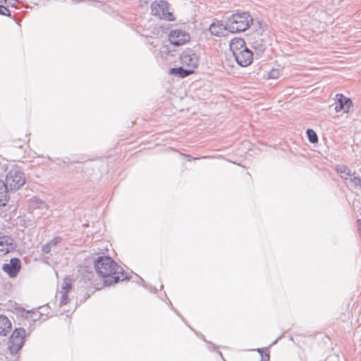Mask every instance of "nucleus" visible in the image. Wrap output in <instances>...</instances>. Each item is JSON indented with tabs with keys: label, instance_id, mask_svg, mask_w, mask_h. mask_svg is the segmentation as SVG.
<instances>
[{
	"label": "nucleus",
	"instance_id": "obj_34",
	"mask_svg": "<svg viewBox=\"0 0 361 361\" xmlns=\"http://www.w3.org/2000/svg\"><path fill=\"white\" fill-rule=\"evenodd\" d=\"M218 353L222 357V354L221 352L219 351Z\"/></svg>",
	"mask_w": 361,
	"mask_h": 361
},
{
	"label": "nucleus",
	"instance_id": "obj_15",
	"mask_svg": "<svg viewBox=\"0 0 361 361\" xmlns=\"http://www.w3.org/2000/svg\"><path fill=\"white\" fill-rule=\"evenodd\" d=\"M11 322L8 318L0 314V334L6 336L11 329Z\"/></svg>",
	"mask_w": 361,
	"mask_h": 361
},
{
	"label": "nucleus",
	"instance_id": "obj_25",
	"mask_svg": "<svg viewBox=\"0 0 361 361\" xmlns=\"http://www.w3.org/2000/svg\"><path fill=\"white\" fill-rule=\"evenodd\" d=\"M263 351H264V349H262V348H258L257 349V352L261 354V356H262L261 361H269V352L267 353H266L265 354V357H264L263 355H262Z\"/></svg>",
	"mask_w": 361,
	"mask_h": 361
},
{
	"label": "nucleus",
	"instance_id": "obj_26",
	"mask_svg": "<svg viewBox=\"0 0 361 361\" xmlns=\"http://www.w3.org/2000/svg\"><path fill=\"white\" fill-rule=\"evenodd\" d=\"M3 2L7 6L16 7V4L18 2L17 0H4Z\"/></svg>",
	"mask_w": 361,
	"mask_h": 361
},
{
	"label": "nucleus",
	"instance_id": "obj_27",
	"mask_svg": "<svg viewBox=\"0 0 361 361\" xmlns=\"http://www.w3.org/2000/svg\"><path fill=\"white\" fill-rule=\"evenodd\" d=\"M51 247L48 244V243L43 245L42 247V251L45 254L49 253L51 251Z\"/></svg>",
	"mask_w": 361,
	"mask_h": 361
},
{
	"label": "nucleus",
	"instance_id": "obj_16",
	"mask_svg": "<svg viewBox=\"0 0 361 361\" xmlns=\"http://www.w3.org/2000/svg\"><path fill=\"white\" fill-rule=\"evenodd\" d=\"M8 188L4 180H0V206H5L8 200Z\"/></svg>",
	"mask_w": 361,
	"mask_h": 361
},
{
	"label": "nucleus",
	"instance_id": "obj_1",
	"mask_svg": "<svg viewBox=\"0 0 361 361\" xmlns=\"http://www.w3.org/2000/svg\"><path fill=\"white\" fill-rule=\"evenodd\" d=\"M97 273L103 278L106 285L110 286L128 279L122 267H119L110 257H99L94 263Z\"/></svg>",
	"mask_w": 361,
	"mask_h": 361
},
{
	"label": "nucleus",
	"instance_id": "obj_6",
	"mask_svg": "<svg viewBox=\"0 0 361 361\" xmlns=\"http://www.w3.org/2000/svg\"><path fill=\"white\" fill-rule=\"evenodd\" d=\"M180 61L183 66L189 67L194 70L198 66L199 58L193 50L187 49L180 54Z\"/></svg>",
	"mask_w": 361,
	"mask_h": 361
},
{
	"label": "nucleus",
	"instance_id": "obj_20",
	"mask_svg": "<svg viewBox=\"0 0 361 361\" xmlns=\"http://www.w3.org/2000/svg\"><path fill=\"white\" fill-rule=\"evenodd\" d=\"M306 134L308 137V140L311 143H316L318 142V137L317 133L312 129H307L306 131Z\"/></svg>",
	"mask_w": 361,
	"mask_h": 361
},
{
	"label": "nucleus",
	"instance_id": "obj_14",
	"mask_svg": "<svg viewBox=\"0 0 361 361\" xmlns=\"http://www.w3.org/2000/svg\"><path fill=\"white\" fill-rule=\"evenodd\" d=\"M194 73V70L189 67L184 68L180 66L178 68H173L170 70V73L174 75L180 76V78L187 77Z\"/></svg>",
	"mask_w": 361,
	"mask_h": 361
},
{
	"label": "nucleus",
	"instance_id": "obj_23",
	"mask_svg": "<svg viewBox=\"0 0 361 361\" xmlns=\"http://www.w3.org/2000/svg\"><path fill=\"white\" fill-rule=\"evenodd\" d=\"M0 15L11 16V12L6 6L0 5Z\"/></svg>",
	"mask_w": 361,
	"mask_h": 361
},
{
	"label": "nucleus",
	"instance_id": "obj_30",
	"mask_svg": "<svg viewBox=\"0 0 361 361\" xmlns=\"http://www.w3.org/2000/svg\"><path fill=\"white\" fill-rule=\"evenodd\" d=\"M189 157L188 160H191V159H199L200 158L199 157H190V156H188Z\"/></svg>",
	"mask_w": 361,
	"mask_h": 361
},
{
	"label": "nucleus",
	"instance_id": "obj_4",
	"mask_svg": "<svg viewBox=\"0 0 361 361\" xmlns=\"http://www.w3.org/2000/svg\"><path fill=\"white\" fill-rule=\"evenodd\" d=\"M25 332L23 328H16L10 336L8 348L12 355L18 353L23 348L25 343Z\"/></svg>",
	"mask_w": 361,
	"mask_h": 361
},
{
	"label": "nucleus",
	"instance_id": "obj_12",
	"mask_svg": "<svg viewBox=\"0 0 361 361\" xmlns=\"http://www.w3.org/2000/svg\"><path fill=\"white\" fill-rule=\"evenodd\" d=\"M336 171L341 178L345 180H349V178L356 173L355 171H352L346 165L343 164L336 165Z\"/></svg>",
	"mask_w": 361,
	"mask_h": 361
},
{
	"label": "nucleus",
	"instance_id": "obj_7",
	"mask_svg": "<svg viewBox=\"0 0 361 361\" xmlns=\"http://www.w3.org/2000/svg\"><path fill=\"white\" fill-rule=\"evenodd\" d=\"M190 36L188 32L179 29H175L170 32L169 39L175 46H181L189 42Z\"/></svg>",
	"mask_w": 361,
	"mask_h": 361
},
{
	"label": "nucleus",
	"instance_id": "obj_21",
	"mask_svg": "<svg viewBox=\"0 0 361 361\" xmlns=\"http://www.w3.org/2000/svg\"><path fill=\"white\" fill-rule=\"evenodd\" d=\"M268 78L271 79H278L280 76V71L279 69H272L268 73Z\"/></svg>",
	"mask_w": 361,
	"mask_h": 361
},
{
	"label": "nucleus",
	"instance_id": "obj_31",
	"mask_svg": "<svg viewBox=\"0 0 361 361\" xmlns=\"http://www.w3.org/2000/svg\"><path fill=\"white\" fill-rule=\"evenodd\" d=\"M139 283H144V280L140 277H139Z\"/></svg>",
	"mask_w": 361,
	"mask_h": 361
},
{
	"label": "nucleus",
	"instance_id": "obj_8",
	"mask_svg": "<svg viewBox=\"0 0 361 361\" xmlns=\"http://www.w3.org/2000/svg\"><path fill=\"white\" fill-rule=\"evenodd\" d=\"M233 56L237 63L242 67L249 66L253 60V54L247 47H245L243 50L233 55Z\"/></svg>",
	"mask_w": 361,
	"mask_h": 361
},
{
	"label": "nucleus",
	"instance_id": "obj_10",
	"mask_svg": "<svg viewBox=\"0 0 361 361\" xmlns=\"http://www.w3.org/2000/svg\"><path fill=\"white\" fill-rule=\"evenodd\" d=\"M20 260L18 258H12L9 263H6L3 265L2 269L10 277H15L20 271Z\"/></svg>",
	"mask_w": 361,
	"mask_h": 361
},
{
	"label": "nucleus",
	"instance_id": "obj_29",
	"mask_svg": "<svg viewBox=\"0 0 361 361\" xmlns=\"http://www.w3.org/2000/svg\"><path fill=\"white\" fill-rule=\"evenodd\" d=\"M202 338L204 339V341L205 342H207L209 345V348H210L211 347H213L214 348H215V346L213 343H210V342H207L204 338V336H202Z\"/></svg>",
	"mask_w": 361,
	"mask_h": 361
},
{
	"label": "nucleus",
	"instance_id": "obj_5",
	"mask_svg": "<svg viewBox=\"0 0 361 361\" xmlns=\"http://www.w3.org/2000/svg\"><path fill=\"white\" fill-rule=\"evenodd\" d=\"M151 13L161 19L173 20L172 13L169 11V4L165 0H157L151 4Z\"/></svg>",
	"mask_w": 361,
	"mask_h": 361
},
{
	"label": "nucleus",
	"instance_id": "obj_17",
	"mask_svg": "<svg viewBox=\"0 0 361 361\" xmlns=\"http://www.w3.org/2000/svg\"><path fill=\"white\" fill-rule=\"evenodd\" d=\"M30 207L34 209H44L47 208L46 202L37 197L30 199Z\"/></svg>",
	"mask_w": 361,
	"mask_h": 361
},
{
	"label": "nucleus",
	"instance_id": "obj_28",
	"mask_svg": "<svg viewBox=\"0 0 361 361\" xmlns=\"http://www.w3.org/2000/svg\"><path fill=\"white\" fill-rule=\"evenodd\" d=\"M49 159L50 160H51L53 162H54V163H56V164H59V165H60L61 163H66V161H64V160H63V161H62V160H61V159H59V158H57V159H51V158H49Z\"/></svg>",
	"mask_w": 361,
	"mask_h": 361
},
{
	"label": "nucleus",
	"instance_id": "obj_19",
	"mask_svg": "<svg viewBox=\"0 0 361 361\" xmlns=\"http://www.w3.org/2000/svg\"><path fill=\"white\" fill-rule=\"evenodd\" d=\"M71 288H72V280H71V279H70L68 277H66L63 279L61 291H66V293H68L69 290Z\"/></svg>",
	"mask_w": 361,
	"mask_h": 361
},
{
	"label": "nucleus",
	"instance_id": "obj_35",
	"mask_svg": "<svg viewBox=\"0 0 361 361\" xmlns=\"http://www.w3.org/2000/svg\"><path fill=\"white\" fill-rule=\"evenodd\" d=\"M0 361H1V360H0Z\"/></svg>",
	"mask_w": 361,
	"mask_h": 361
},
{
	"label": "nucleus",
	"instance_id": "obj_13",
	"mask_svg": "<svg viewBox=\"0 0 361 361\" xmlns=\"http://www.w3.org/2000/svg\"><path fill=\"white\" fill-rule=\"evenodd\" d=\"M245 47H247L245 45V42L243 38L235 37L231 39L230 42V49L233 53V55H235L240 51L243 50Z\"/></svg>",
	"mask_w": 361,
	"mask_h": 361
},
{
	"label": "nucleus",
	"instance_id": "obj_9",
	"mask_svg": "<svg viewBox=\"0 0 361 361\" xmlns=\"http://www.w3.org/2000/svg\"><path fill=\"white\" fill-rule=\"evenodd\" d=\"M336 99L337 100V104L335 106V111L336 112L343 110L344 112L348 113L350 109L353 107L352 100L342 94H336Z\"/></svg>",
	"mask_w": 361,
	"mask_h": 361
},
{
	"label": "nucleus",
	"instance_id": "obj_33",
	"mask_svg": "<svg viewBox=\"0 0 361 361\" xmlns=\"http://www.w3.org/2000/svg\"><path fill=\"white\" fill-rule=\"evenodd\" d=\"M208 157H209L204 156V157H202V159H205V158H208Z\"/></svg>",
	"mask_w": 361,
	"mask_h": 361
},
{
	"label": "nucleus",
	"instance_id": "obj_3",
	"mask_svg": "<svg viewBox=\"0 0 361 361\" xmlns=\"http://www.w3.org/2000/svg\"><path fill=\"white\" fill-rule=\"evenodd\" d=\"M4 183L10 190H18L25 183L24 173L19 169L13 168L7 173Z\"/></svg>",
	"mask_w": 361,
	"mask_h": 361
},
{
	"label": "nucleus",
	"instance_id": "obj_22",
	"mask_svg": "<svg viewBox=\"0 0 361 361\" xmlns=\"http://www.w3.org/2000/svg\"><path fill=\"white\" fill-rule=\"evenodd\" d=\"M60 305H65L68 302V293L66 291H61Z\"/></svg>",
	"mask_w": 361,
	"mask_h": 361
},
{
	"label": "nucleus",
	"instance_id": "obj_18",
	"mask_svg": "<svg viewBox=\"0 0 361 361\" xmlns=\"http://www.w3.org/2000/svg\"><path fill=\"white\" fill-rule=\"evenodd\" d=\"M349 181L353 188L361 192V178L360 176L354 175L349 178Z\"/></svg>",
	"mask_w": 361,
	"mask_h": 361
},
{
	"label": "nucleus",
	"instance_id": "obj_32",
	"mask_svg": "<svg viewBox=\"0 0 361 361\" xmlns=\"http://www.w3.org/2000/svg\"><path fill=\"white\" fill-rule=\"evenodd\" d=\"M359 231L361 233V222L359 224Z\"/></svg>",
	"mask_w": 361,
	"mask_h": 361
},
{
	"label": "nucleus",
	"instance_id": "obj_24",
	"mask_svg": "<svg viewBox=\"0 0 361 361\" xmlns=\"http://www.w3.org/2000/svg\"><path fill=\"white\" fill-rule=\"evenodd\" d=\"M62 240V238L59 236H56L55 238H54L51 240H50L48 244L52 247L55 245H56L57 244H59V243H61V241Z\"/></svg>",
	"mask_w": 361,
	"mask_h": 361
},
{
	"label": "nucleus",
	"instance_id": "obj_11",
	"mask_svg": "<svg viewBox=\"0 0 361 361\" xmlns=\"http://www.w3.org/2000/svg\"><path fill=\"white\" fill-rule=\"evenodd\" d=\"M209 30L212 35L221 36L227 30L226 23L224 25L221 21L214 22L210 25Z\"/></svg>",
	"mask_w": 361,
	"mask_h": 361
},
{
	"label": "nucleus",
	"instance_id": "obj_2",
	"mask_svg": "<svg viewBox=\"0 0 361 361\" xmlns=\"http://www.w3.org/2000/svg\"><path fill=\"white\" fill-rule=\"evenodd\" d=\"M252 18L249 13H236L231 15L226 20L227 31L235 33L246 30L252 23Z\"/></svg>",
	"mask_w": 361,
	"mask_h": 361
}]
</instances>
